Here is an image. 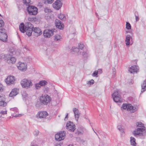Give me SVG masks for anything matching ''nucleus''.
I'll use <instances>...</instances> for the list:
<instances>
[{
    "instance_id": "nucleus-1",
    "label": "nucleus",
    "mask_w": 146,
    "mask_h": 146,
    "mask_svg": "<svg viewBox=\"0 0 146 146\" xmlns=\"http://www.w3.org/2000/svg\"><path fill=\"white\" fill-rule=\"evenodd\" d=\"M137 127H138L133 131L132 133L133 135L136 137H139L140 138L144 139L146 135L145 127L144 124L140 122L136 123Z\"/></svg>"
},
{
    "instance_id": "nucleus-2",
    "label": "nucleus",
    "mask_w": 146,
    "mask_h": 146,
    "mask_svg": "<svg viewBox=\"0 0 146 146\" xmlns=\"http://www.w3.org/2000/svg\"><path fill=\"white\" fill-rule=\"evenodd\" d=\"M27 10L28 13L31 15H36L38 12L37 7L31 5L27 7Z\"/></svg>"
},
{
    "instance_id": "nucleus-3",
    "label": "nucleus",
    "mask_w": 146,
    "mask_h": 146,
    "mask_svg": "<svg viewBox=\"0 0 146 146\" xmlns=\"http://www.w3.org/2000/svg\"><path fill=\"white\" fill-rule=\"evenodd\" d=\"M112 96L113 100L115 102H121V92L119 90L115 91L112 94Z\"/></svg>"
},
{
    "instance_id": "nucleus-4",
    "label": "nucleus",
    "mask_w": 146,
    "mask_h": 146,
    "mask_svg": "<svg viewBox=\"0 0 146 146\" xmlns=\"http://www.w3.org/2000/svg\"><path fill=\"white\" fill-rule=\"evenodd\" d=\"M56 31V30L55 29H46L43 32V36L45 38H50L54 35V33Z\"/></svg>"
},
{
    "instance_id": "nucleus-5",
    "label": "nucleus",
    "mask_w": 146,
    "mask_h": 146,
    "mask_svg": "<svg viewBox=\"0 0 146 146\" xmlns=\"http://www.w3.org/2000/svg\"><path fill=\"white\" fill-rule=\"evenodd\" d=\"M40 101L42 104L47 105L51 100L50 98L47 95H43L40 97Z\"/></svg>"
},
{
    "instance_id": "nucleus-6",
    "label": "nucleus",
    "mask_w": 146,
    "mask_h": 146,
    "mask_svg": "<svg viewBox=\"0 0 146 146\" xmlns=\"http://www.w3.org/2000/svg\"><path fill=\"white\" fill-rule=\"evenodd\" d=\"M5 60L9 64L15 63L16 61L15 58L12 57L11 55L7 54L4 55Z\"/></svg>"
},
{
    "instance_id": "nucleus-7",
    "label": "nucleus",
    "mask_w": 146,
    "mask_h": 146,
    "mask_svg": "<svg viewBox=\"0 0 146 146\" xmlns=\"http://www.w3.org/2000/svg\"><path fill=\"white\" fill-rule=\"evenodd\" d=\"M123 109H126L131 113H134L136 111V108L133 107L131 104H123L121 107Z\"/></svg>"
},
{
    "instance_id": "nucleus-8",
    "label": "nucleus",
    "mask_w": 146,
    "mask_h": 146,
    "mask_svg": "<svg viewBox=\"0 0 146 146\" xmlns=\"http://www.w3.org/2000/svg\"><path fill=\"white\" fill-rule=\"evenodd\" d=\"M21 84L23 88H28L32 86L33 84L30 80L24 79L21 81Z\"/></svg>"
},
{
    "instance_id": "nucleus-9",
    "label": "nucleus",
    "mask_w": 146,
    "mask_h": 146,
    "mask_svg": "<svg viewBox=\"0 0 146 146\" xmlns=\"http://www.w3.org/2000/svg\"><path fill=\"white\" fill-rule=\"evenodd\" d=\"M65 136V132L63 131L56 134L55 135V139L58 141H60L64 139Z\"/></svg>"
},
{
    "instance_id": "nucleus-10",
    "label": "nucleus",
    "mask_w": 146,
    "mask_h": 146,
    "mask_svg": "<svg viewBox=\"0 0 146 146\" xmlns=\"http://www.w3.org/2000/svg\"><path fill=\"white\" fill-rule=\"evenodd\" d=\"M62 5L61 0H57L52 5L53 7L56 10H59L62 7Z\"/></svg>"
},
{
    "instance_id": "nucleus-11",
    "label": "nucleus",
    "mask_w": 146,
    "mask_h": 146,
    "mask_svg": "<svg viewBox=\"0 0 146 146\" xmlns=\"http://www.w3.org/2000/svg\"><path fill=\"white\" fill-rule=\"evenodd\" d=\"M15 81V77L11 76H8L5 80V82L8 85L14 84Z\"/></svg>"
},
{
    "instance_id": "nucleus-12",
    "label": "nucleus",
    "mask_w": 146,
    "mask_h": 146,
    "mask_svg": "<svg viewBox=\"0 0 146 146\" xmlns=\"http://www.w3.org/2000/svg\"><path fill=\"white\" fill-rule=\"evenodd\" d=\"M66 129L69 131L73 132L75 129V125L72 122L69 121L66 124Z\"/></svg>"
},
{
    "instance_id": "nucleus-13",
    "label": "nucleus",
    "mask_w": 146,
    "mask_h": 146,
    "mask_svg": "<svg viewBox=\"0 0 146 146\" xmlns=\"http://www.w3.org/2000/svg\"><path fill=\"white\" fill-rule=\"evenodd\" d=\"M48 115L47 112L46 111H42L38 112L36 116L37 118H45Z\"/></svg>"
},
{
    "instance_id": "nucleus-14",
    "label": "nucleus",
    "mask_w": 146,
    "mask_h": 146,
    "mask_svg": "<svg viewBox=\"0 0 146 146\" xmlns=\"http://www.w3.org/2000/svg\"><path fill=\"white\" fill-rule=\"evenodd\" d=\"M55 24L57 28L60 29L62 30L64 28V25L62 22L59 20L56 19L55 21Z\"/></svg>"
},
{
    "instance_id": "nucleus-15",
    "label": "nucleus",
    "mask_w": 146,
    "mask_h": 146,
    "mask_svg": "<svg viewBox=\"0 0 146 146\" xmlns=\"http://www.w3.org/2000/svg\"><path fill=\"white\" fill-rule=\"evenodd\" d=\"M33 34L35 36L38 37L42 34L41 29L39 27H35L34 28Z\"/></svg>"
},
{
    "instance_id": "nucleus-16",
    "label": "nucleus",
    "mask_w": 146,
    "mask_h": 146,
    "mask_svg": "<svg viewBox=\"0 0 146 146\" xmlns=\"http://www.w3.org/2000/svg\"><path fill=\"white\" fill-rule=\"evenodd\" d=\"M10 110L14 112V113H12V116L13 117H20L21 116L22 114H15L16 113H17L18 112V109L17 107H14L13 108H11Z\"/></svg>"
},
{
    "instance_id": "nucleus-17",
    "label": "nucleus",
    "mask_w": 146,
    "mask_h": 146,
    "mask_svg": "<svg viewBox=\"0 0 146 146\" xmlns=\"http://www.w3.org/2000/svg\"><path fill=\"white\" fill-rule=\"evenodd\" d=\"M139 70L138 67L136 65H133L131 67L129 71L131 73L134 74L137 73Z\"/></svg>"
},
{
    "instance_id": "nucleus-18",
    "label": "nucleus",
    "mask_w": 146,
    "mask_h": 146,
    "mask_svg": "<svg viewBox=\"0 0 146 146\" xmlns=\"http://www.w3.org/2000/svg\"><path fill=\"white\" fill-rule=\"evenodd\" d=\"M18 68L19 70L22 71H25L27 68V65L24 63H21L18 66Z\"/></svg>"
},
{
    "instance_id": "nucleus-19",
    "label": "nucleus",
    "mask_w": 146,
    "mask_h": 146,
    "mask_svg": "<svg viewBox=\"0 0 146 146\" xmlns=\"http://www.w3.org/2000/svg\"><path fill=\"white\" fill-rule=\"evenodd\" d=\"M18 89L17 88L13 89L9 94V96L10 97H12L16 96L18 93Z\"/></svg>"
},
{
    "instance_id": "nucleus-20",
    "label": "nucleus",
    "mask_w": 146,
    "mask_h": 146,
    "mask_svg": "<svg viewBox=\"0 0 146 146\" xmlns=\"http://www.w3.org/2000/svg\"><path fill=\"white\" fill-rule=\"evenodd\" d=\"M7 33H0V40L3 41H5L7 39Z\"/></svg>"
},
{
    "instance_id": "nucleus-21",
    "label": "nucleus",
    "mask_w": 146,
    "mask_h": 146,
    "mask_svg": "<svg viewBox=\"0 0 146 146\" xmlns=\"http://www.w3.org/2000/svg\"><path fill=\"white\" fill-rule=\"evenodd\" d=\"M141 94L146 90V80H145L143 83L141 84Z\"/></svg>"
},
{
    "instance_id": "nucleus-22",
    "label": "nucleus",
    "mask_w": 146,
    "mask_h": 146,
    "mask_svg": "<svg viewBox=\"0 0 146 146\" xmlns=\"http://www.w3.org/2000/svg\"><path fill=\"white\" fill-rule=\"evenodd\" d=\"M20 31L22 33H24L26 30V27L24 23H21L19 26Z\"/></svg>"
},
{
    "instance_id": "nucleus-23",
    "label": "nucleus",
    "mask_w": 146,
    "mask_h": 146,
    "mask_svg": "<svg viewBox=\"0 0 146 146\" xmlns=\"http://www.w3.org/2000/svg\"><path fill=\"white\" fill-rule=\"evenodd\" d=\"M131 38V37L129 35H127L126 36L125 42L126 45H129L130 44V38Z\"/></svg>"
},
{
    "instance_id": "nucleus-24",
    "label": "nucleus",
    "mask_w": 146,
    "mask_h": 146,
    "mask_svg": "<svg viewBox=\"0 0 146 146\" xmlns=\"http://www.w3.org/2000/svg\"><path fill=\"white\" fill-rule=\"evenodd\" d=\"M135 141L136 139L134 137L132 136L130 137V141L131 145L133 146H136V143Z\"/></svg>"
},
{
    "instance_id": "nucleus-25",
    "label": "nucleus",
    "mask_w": 146,
    "mask_h": 146,
    "mask_svg": "<svg viewBox=\"0 0 146 146\" xmlns=\"http://www.w3.org/2000/svg\"><path fill=\"white\" fill-rule=\"evenodd\" d=\"M33 31V29H31L30 28V29H26L25 32L26 34L28 36H30L31 35Z\"/></svg>"
},
{
    "instance_id": "nucleus-26",
    "label": "nucleus",
    "mask_w": 146,
    "mask_h": 146,
    "mask_svg": "<svg viewBox=\"0 0 146 146\" xmlns=\"http://www.w3.org/2000/svg\"><path fill=\"white\" fill-rule=\"evenodd\" d=\"M25 27L26 29H30V28L32 29L34 28L33 25L30 23H26L25 24Z\"/></svg>"
},
{
    "instance_id": "nucleus-27",
    "label": "nucleus",
    "mask_w": 146,
    "mask_h": 146,
    "mask_svg": "<svg viewBox=\"0 0 146 146\" xmlns=\"http://www.w3.org/2000/svg\"><path fill=\"white\" fill-rule=\"evenodd\" d=\"M23 2L24 5L28 7L31 5V0H23Z\"/></svg>"
},
{
    "instance_id": "nucleus-28",
    "label": "nucleus",
    "mask_w": 146,
    "mask_h": 146,
    "mask_svg": "<svg viewBox=\"0 0 146 146\" xmlns=\"http://www.w3.org/2000/svg\"><path fill=\"white\" fill-rule=\"evenodd\" d=\"M58 17L59 19L62 21H65L66 20L65 15L64 14H60L58 15Z\"/></svg>"
},
{
    "instance_id": "nucleus-29",
    "label": "nucleus",
    "mask_w": 146,
    "mask_h": 146,
    "mask_svg": "<svg viewBox=\"0 0 146 146\" xmlns=\"http://www.w3.org/2000/svg\"><path fill=\"white\" fill-rule=\"evenodd\" d=\"M40 84V85L41 86H45L46 85L48 82L45 80H42L40 81L39 82Z\"/></svg>"
},
{
    "instance_id": "nucleus-30",
    "label": "nucleus",
    "mask_w": 146,
    "mask_h": 146,
    "mask_svg": "<svg viewBox=\"0 0 146 146\" xmlns=\"http://www.w3.org/2000/svg\"><path fill=\"white\" fill-rule=\"evenodd\" d=\"M81 129L79 130V129H78L77 131L76 132V134H77L78 135H82L83 134V131L82 130L83 128L80 127Z\"/></svg>"
},
{
    "instance_id": "nucleus-31",
    "label": "nucleus",
    "mask_w": 146,
    "mask_h": 146,
    "mask_svg": "<svg viewBox=\"0 0 146 146\" xmlns=\"http://www.w3.org/2000/svg\"><path fill=\"white\" fill-rule=\"evenodd\" d=\"M126 28L127 30L131 29V26L130 23L128 22H126Z\"/></svg>"
},
{
    "instance_id": "nucleus-32",
    "label": "nucleus",
    "mask_w": 146,
    "mask_h": 146,
    "mask_svg": "<svg viewBox=\"0 0 146 146\" xmlns=\"http://www.w3.org/2000/svg\"><path fill=\"white\" fill-rule=\"evenodd\" d=\"M54 38V40L58 41L61 38V36L59 35H55Z\"/></svg>"
},
{
    "instance_id": "nucleus-33",
    "label": "nucleus",
    "mask_w": 146,
    "mask_h": 146,
    "mask_svg": "<svg viewBox=\"0 0 146 146\" xmlns=\"http://www.w3.org/2000/svg\"><path fill=\"white\" fill-rule=\"evenodd\" d=\"M45 3L51 4L53 3L54 0H43Z\"/></svg>"
},
{
    "instance_id": "nucleus-34",
    "label": "nucleus",
    "mask_w": 146,
    "mask_h": 146,
    "mask_svg": "<svg viewBox=\"0 0 146 146\" xmlns=\"http://www.w3.org/2000/svg\"><path fill=\"white\" fill-rule=\"evenodd\" d=\"M5 25L3 21L0 18V27H3Z\"/></svg>"
},
{
    "instance_id": "nucleus-35",
    "label": "nucleus",
    "mask_w": 146,
    "mask_h": 146,
    "mask_svg": "<svg viewBox=\"0 0 146 146\" xmlns=\"http://www.w3.org/2000/svg\"><path fill=\"white\" fill-rule=\"evenodd\" d=\"M7 103L5 102V100L0 102V106L4 107L6 106Z\"/></svg>"
},
{
    "instance_id": "nucleus-36",
    "label": "nucleus",
    "mask_w": 146,
    "mask_h": 146,
    "mask_svg": "<svg viewBox=\"0 0 146 146\" xmlns=\"http://www.w3.org/2000/svg\"><path fill=\"white\" fill-rule=\"evenodd\" d=\"M73 111L74 112V115L79 114L78 110L75 108L73 109Z\"/></svg>"
},
{
    "instance_id": "nucleus-37",
    "label": "nucleus",
    "mask_w": 146,
    "mask_h": 146,
    "mask_svg": "<svg viewBox=\"0 0 146 146\" xmlns=\"http://www.w3.org/2000/svg\"><path fill=\"white\" fill-rule=\"evenodd\" d=\"M118 129L122 133L123 132V130L122 127L121 125H118L117 126Z\"/></svg>"
},
{
    "instance_id": "nucleus-38",
    "label": "nucleus",
    "mask_w": 146,
    "mask_h": 146,
    "mask_svg": "<svg viewBox=\"0 0 146 146\" xmlns=\"http://www.w3.org/2000/svg\"><path fill=\"white\" fill-rule=\"evenodd\" d=\"M79 50V48H78L73 47L72 48V51L74 52H77Z\"/></svg>"
},
{
    "instance_id": "nucleus-39",
    "label": "nucleus",
    "mask_w": 146,
    "mask_h": 146,
    "mask_svg": "<svg viewBox=\"0 0 146 146\" xmlns=\"http://www.w3.org/2000/svg\"><path fill=\"white\" fill-rule=\"evenodd\" d=\"M40 86L39 83H36L35 85V87L36 89H40Z\"/></svg>"
},
{
    "instance_id": "nucleus-40",
    "label": "nucleus",
    "mask_w": 146,
    "mask_h": 146,
    "mask_svg": "<svg viewBox=\"0 0 146 146\" xmlns=\"http://www.w3.org/2000/svg\"><path fill=\"white\" fill-rule=\"evenodd\" d=\"M94 83V81L93 79H92L91 80L87 82V84H90V85H92Z\"/></svg>"
},
{
    "instance_id": "nucleus-41",
    "label": "nucleus",
    "mask_w": 146,
    "mask_h": 146,
    "mask_svg": "<svg viewBox=\"0 0 146 146\" xmlns=\"http://www.w3.org/2000/svg\"><path fill=\"white\" fill-rule=\"evenodd\" d=\"M98 74V72H97V70H95L92 74V76H95L96 77H97L98 76L97 75Z\"/></svg>"
},
{
    "instance_id": "nucleus-42",
    "label": "nucleus",
    "mask_w": 146,
    "mask_h": 146,
    "mask_svg": "<svg viewBox=\"0 0 146 146\" xmlns=\"http://www.w3.org/2000/svg\"><path fill=\"white\" fill-rule=\"evenodd\" d=\"M84 47V45L83 44H81L78 46L79 49L82 50Z\"/></svg>"
},
{
    "instance_id": "nucleus-43",
    "label": "nucleus",
    "mask_w": 146,
    "mask_h": 146,
    "mask_svg": "<svg viewBox=\"0 0 146 146\" xmlns=\"http://www.w3.org/2000/svg\"><path fill=\"white\" fill-rule=\"evenodd\" d=\"M82 55L84 57H86L88 56V53L87 52H83L82 53Z\"/></svg>"
},
{
    "instance_id": "nucleus-44",
    "label": "nucleus",
    "mask_w": 146,
    "mask_h": 146,
    "mask_svg": "<svg viewBox=\"0 0 146 146\" xmlns=\"http://www.w3.org/2000/svg\"><path fill=\"white\" fill-rule=\"evenodd\" d=\"M44 11V12L46 13H48L51 12V10L48 8H45Z\"/></svg>"
},
{
    "instance_id": "nucleus-45",
    "label": "nucleus",
    "mask_w": 146,
    "mask_h": 146,
    "mask_svg": "<svg viewBox=\"0 0 146 146\" xmlns=\"http://www.w3.org/2000/svg\"><path fill=\"white\" fill-rule=\"evenodd\" d=\"M6 33V30L5 29L1 28L0 29V33Z\"/></svg>"
},
{
    "instance_id": "nucleus-46",
    "label": "nucleus",
    "mask_w": 146,
    "mask_h": 146,
    "mask_svg": "<svg viewBox=\"0 0 146 146\" xmlns=\"http://www.w3.org/2000/svg\"><path fill=\"white\" fill-rule=\"evenodd\" d=\"M39 131L38 130H36L35 131H34L33 134L35 135H37L39 133Z\"/></svg>"
},
{
    "instance_id": "nucleus-47",
    "label": "nucleus",
    "mask_w": 146,
    "mask_h": 146,
    "mask_svg": "<svg viewBox=\"0 0 146 146\" xmlns=\"http://www.w3.org/2000/svg\"><path fill=\"white\" fill-rule=\"evenodd\" d=\"M0 113L3 115H4L5 114H6L7 113V111H1L0 112Z\"/></svg>"
},
{
    "instance_id": "nucleus-48",
    "label": "nucleus",
    "mask_w": 146,
    "mask_h": 146,
    "mask_svg": "<svg viewBox=\"0 0 146 146\" xmlns=\"http://www.w3.org/2000/svg\"><path fill=\"white\" fill-rule=\"evenodd\" d=\"M75 115V117L76 118V120L77 121H78V119L79 117V114H76V115Z\"/></svg>"
},
{
    "instance_id": "nucleus-49",
    "label": "nucleus",
    "mask_w": 146,
    "mask_h": 146,
    "mask_svg": "<svg viewBox=\"0 0 146 146\" xmlns=\"http://www.w3.org/2000/svg\"><path fill=\"white\" fill-rule=\"evenodd\" d=\"M3 85L2 84L0 83V91L2 92L3 91Z\"/></svg>"
},
{
    "instance_id": "nucleus-50",
    "label": "nucleus",
    "mask_w": 146,
    "mask_h": 146,
    "mask_svg": "<svg viewBox=\"0 0 146 146\" xmlns=\"http://www.w3.org/2000/svg\"><path fill=\"white\" fill-rule=\"evenodd\" d=\"M97 71L98 72V73L99 74H101L102 72V70L101 69H99Z\"/></svg>"
},
{
    "instance_id": "nucleus-51",
    "label": "nucleus",
    "mask_w": 146,
    "mask_h": 146,
    "mask_svg": "<svg viewBox=\"0 0 146 146\" xmlns=\"http://www.w3.org/2000/svg\"><path fill=\"white\" fill-rule=\"evenodd\" d=\"M68 113H67L66 116L64 118V120L66 121L67 120L68 118Z\"/></svg>"
},
{
    "instance_id": "nucleus-52",
    "label": "nucleus",
    "mask_w": 146,
    "mask_h": 146,
    "mask_svg": "<svg viewBox=\"0 0 146 146\" xmlns=\"http://www.w3.org/2000/svg\"><path fill=\"white\" fill-rule=\"evenodd\" d=\"M135 19H136V21H138L139 19V18L138 17L136 16V15H135Z\"/></svg>"
},
{
    "instance_id": "nucleus-53",
    "label": "nucleus",
    "mask_w": 146,
    "mask_h": 146,
    "mask_svg": "<svg viewBox=\"0 0 146 146\" xmlns=\"http://www.w3.org/2000/svg\"><path fill=\"white\" fill-rule=\"evenodd\" d=\"M29 19L30 21H33L34 19V18H31V17H29Z\"/></svg>"
},
{
    "instance_id": "nucleus-54",
    "label": "nucleus",
    "mask_w": 146,
    "mask_h": 146,
    "mask_svg": "<svg viewBox=\"0 0 146 146\" xmlns=\"http://www.w3.org/2000/svg\"><path fill=\"white\" fill-rule=\"evenodd\" d=\"M49 90L48 88H45V89L44 90V91H46V92H48V90Z\"/></svg>"
},
{
    "instance_id": "nucleus-55",
    "label": "nucleus",
    "mask_w": 146,
    "mask_h": 146,
    "mask_svg": "<svg viewBox=\"0 0 146 146\" xmlns=\"http://www.w3.org/2000/svg\"><path fill=\"white\" fill-rule=\"evenodd\" d=\"M10 52H11V53H12V54L14 55L15 54V52H13V51H11Z\"/></svg>"
},
{
    "instance_id": "nucleus-56",
    "label": "nucleus",
    "mask_w": 146,
    "mask_h": 146,
    "mask_svg": "<svg viewBox=\"0 0 146 146\" xmlns=\"http://www.w3.org/2000/svg\"><path fill=\"white\" fill-rule=\"evenodd\" d=\"M113 74H115V69H113Z\"/></svg>"
},
{
    "instance_id": "nucleus-57",
    "label": "nucleus",
    "mask_w": 146,
    "mask_h": 146,
    "mask_svg": "<svg viewBox=\"0 0 146 146\" xmlns=\"http://www.w3.org/2000/svg\"><path fill=\"white\" fill-rule=\"evenodd\" d=\"M95 14H96V15L97 16H98V14H97V13H95Z\"/></svg>"
},
{
    "instance_id": "nucleus-58",
    "label": "nucleus",
    "mask_w": 146,
    "mask_h": 146,
    "mask_svg": "<svg viewBox=\"0 0 146 146\" xmlns=\"http://www.w3.org/2000/svg\"><path fill=\"white\" fill-rule=\"evenodd\" d=\"M92 129H93V130L94 131V132H95V133L97 134H96V132L94 131V130L93 129V128H92Z\"/></svg>"
},
{
    "instance_id": "nucleus-59",
    "label": "nucleus",
    "mask_w": 146,
    "mask_h": 146,
    "mask_svg": "<svg viewBox=\"0 0 146 146\" xmlns=\"http://www.w3.org/2000/svg\"><path fill=\"white\" fill-rule=\"evenodd\" d=\"M126 33H128L129 32L128 31H126Z\"/></svg>"
},
{
    "instance_id": "nucleus-60",
    "label": "nucleus",
    "mask_w": 146,
    "mask_h": 146,
    "mask_svg": "<svg viewBox=\"0 0 146 146\" xmlns=\"http://www.w3.org/2000/svg\"><path fill=\"white\" fill-rule=\"evenodd\" d=\"M0 16H1V14H0Z\"/></svg>"
},
{
    "instance_id": "nucleus-61",
    "label": "nucleus",
    "mask_w": 146,
    "mask_h": 146,
    "mask_svg": "<svg viewBox=\"0 0 146 146\" xmlns=\"http://www.w3.org/2000/svg\"><path fill=\"white\" fill-rule=\"evenodd\" d=\"M68 146H70V145H68Z\"/></svg>"
}]
</instances>
